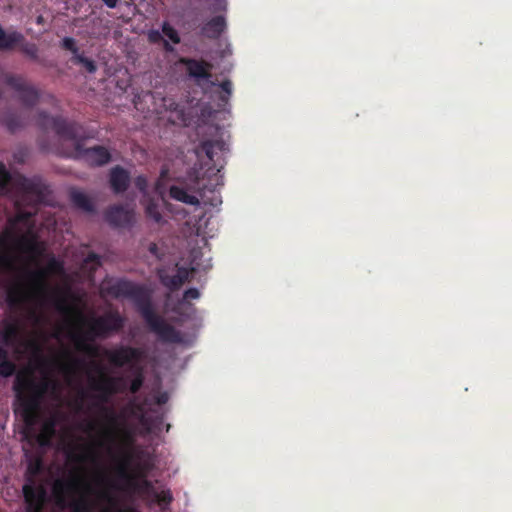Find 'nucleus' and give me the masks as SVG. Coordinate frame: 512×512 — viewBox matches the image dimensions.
<instances>
[{
    "instance_id": "obj_1",
    "label": "nucleus",
    "mask_w": 512,
    "mask_h": 512,
    "mask_svg": "<svg viewBox=\"0 0 512 512\" xmlns=\"http://www.w3.org/2000/svg\"><path fill=\"white\" fill-rule=\"evenodd\" d=\"M37 125L44 131L52 129L62 140L72 141L74 148L70 156L75 159H81L95 167L103 166L111 160V154L104 146L96 145L84 148L81 139L82 127L74 121H68L61 116H50L45 111H39Z\"/></svg>"
},
{
    "instance_id": "obj_2",
    "label": "nucleus",
    "mask_w": 512,
    "mask_h": 512,
    "mask_svg": "<svg viewBox=\"0 0 512 512\" xmlns=\"http://www.w3.org/2000/svg\"><path fill=\"white\" fill-rule=\"evenodd\" d=\"M109 293L116 298L126 297L133 300L137 311L150 331L155 333L160 341L167 343H179L181 341L180 332L155 312L151 298L143 287L131 281L119 280L110 286Z\"/></svg>"
},
{
    "instance_id": "obj_3",
    "label": "nucleus",
    "mask_w": 512,
    "mask_h": 512,
    "mask_svg": "<svg viewBox=\"0 0 512 512\" xmlns=\"http://www.w3.org/2000/svg\"><path fill=\"white\" fill-rule=\"evenodd\" d=\"M78 318L82 324H87L88 328L84 332L72 335L75 347L78 351L85 353L90 357H97L99 348L89 343L97 338L106 339L113 333L121 331L125 324L124 317L117 311H108L104 315L93 317L87 320L82 313L77 312Z\"/></svg>"
},
{
    "instance_id": "obj_4",
    "label": "nucleus",
    "mask_w": 512,
    "mask_h": 512,
    "mask_svg": "<svg viewBox=\"0 0 512 512\" xmlns=\"http://www.w3.org/2000/svg\"><path fill=\"white\" fill-rule=\"evenodd\" d=\"M51 387L55 388L56 382L49 378L37 382L30 372H20L16 375L13 390L27 425L35 423L41 403Z\"/></svg>"
},
{
    "instance_id": "obj_5",
    "label": "nucleus",
    "mask_w": 512,
    "mask_h": 512,
    "mask_svg": "<svg viewBox=\"0 0 512 512\" xmlns=\"http://www.w3.org/2000/svg\"><path fill=\"white\" fill-rule=\"evenodd\" d=\"M45 190L46 187L40 180L27 178L18 172L10 173L0 163V196L13 198L19 210L25 202L31 203L33 207L41 203Z\"/></svg>"
},
{
    "instance_id": "obj_6",
    "label": "nucleus",
    "mask_w": 512,
    "mask_h": 512,
    "mask_svg": "<svg viewBox=\"0 0 512 512\" xmlns=\"http://www.w3.org/2000/svg\"><path fill=\"white\" fill-rule=\"evenodd\" d=\"M4 82L16 93L17 99L23 106L33 108L39 103L41 91L22 75L8 73L4 76Z\"/></svg>"
},
{
    "instance_id": "obj_7",
    "label": "nucleus",
    "mask_w": 512,
    "mask_h": 512,
    "mask_svg": "<svg viewBox=\"0 0 512 512\" xmlns=\"http://www.w3.org/2000/svg\"><path fill=\"white\" fill-rule=\"evenodd\" d=\"M104 355L109 363L115 367L130 366L133 368L144 359L145 351L141 348L121 345L115 349H106Z\"/></svg>"
},
{
    "instance_id": "obj_8",
    "label": "nucleus",
    "mask_w": 512,
    "mask_h": 512,
    "mask_svg": "<svg viewBox=\"0 0 512 512\" xmlns=\"http://www.w3.org/2000/svg\"><path fill=\"white\" fill-rule=\"evenodd\" d=\"M96 370L99 373V378L92 380L91 387L99 392L98 399L102 404H105L110 401L113 395L121 391L118 384L122 381V378L108 376L99 365L96 366Z\"/></svg>"
},
{
    "instance_id": "obj_9",
    "label": "nucleus",
    "mask_w": 512,
    "mask_h": 512,
    "mask_svg": "<svg viewBox=\"0 0 512 512\" xmlns=\"http://www.w3.org/2000/svg\"><path fill=\"white\" fill-rule=\"evenodd\" d=\"M118 473L121 478L128 479L130 484L134 487L135 490L153 496L154 500L160 506H167L172 502L173 496H172L170 490H162V491L158 492L154 489L152 482L147 479H143L140 482L132 481L130 475L128 474V472L126 470V465H122L119 468Z\"/></svg>"
},
{
    "instance_id": "obj_10",
    "label": "nucleus",
    "mask_w": 512,
    "mask_h": 512,
    "mask_svg": "<svg viewBox=\"0 0 512 512\" xmlns=\"http://www.w3.org/2000/svg\"><path fill=\"white\" fill-rule=\"evenodd\" d=\"M101 412L104 414L105 420L109 424L108 429L105 431V436L114 441L116 437H122L126 440H131V433L126 427L124 423L121 421L120 415H118L113 408L101 406Z\"/></svg>"
},
{
    "instance_id": "obj_11",
    "label": "nucleus",
    "mask_w": 512,
    "mask_h": 512,
    "mask_svg": "<svg viewBox=\"0 0 512 512\" xmlns=\"http://www.w3.org/2000/svg\"><path fill=\"white\" fill-rule=\"evenodd\" d=\"M105 219L113 227L130 228L135 222V213L133 209L114 205L106 210Z\"/></svg>"
},
{
    "instance_id": "obj_12",
    "label": "nucleus",
    "mask_w": 512,
    "mask_h": 512,
    "mask_svg": "<svg viewBox=\"0 0 512 512\" xmlns=\"http://www.w3.org/2000/svg\"><path fill=\"white\" fill-rule=\"evenodd\" d=\"M14 248L27 254L31 259L36 260L45 252V246L38 241L36 236L20 235L11 236Z\"/></svg>"
},
{
    "instance_id": "obj_13",
    "label": "nucleus",
    "mask_w": 512,
    "mask_h": 512,
    "mask_svg": "<svg viewBox=\"0 0 512 512\" xmlns=\"http://www.w3.org/2000/svg\"><path fill=\"white\" fill-rule=\"evenodd\" d=\"M64 273V264L56 257L51 256L48 259L45 269H38L29 274V280L39 290L45 289V279L48 274L61 275Z\"/></svg>"
},
{
    "instance_id": "obj_14",
    "label": "nucleus",
    "mask_w": 512,
    "mask_h": 512,
    "mask_svg": "<svg viewBox=\"0 0 512 512\" xmlns=\"http://www.w3.org/2000/svg\"><path fill=\"white\" fill-rule=\"evenodd\" d=\"M180 63L185 66L187 75L197 82L208 80L211 77L213 66L203 59L183 57L180 59Z\"/></svg>"
},
{
    "instance_id": "obj_15",
    "label": "nucleus",
    "mask_w": 512,
    "mask_h": 512,
    "mask_svg": "<svg viewBox=\"0 0 512 512\" xmlns=\"http://www.w3.org/2000/svg\"><path fill=\"white\" fill-rule=\"evenodd\" d=\"M26 512H42L46 491L42 486L26 484L23 486Z\"/></svg>"
},
{
    "instance_id": "obj_16",
    "label": "nucleus",
    "mask_w": 512,
    "mask_h": 512,
    "mask_svg": "<svg viewBox=\"0 0 512 512\" xmlns=\"http://www.w3.org/2000/svg\"><path fill=\"white\" fill-rule=\"evenodd\" d=\"M131 181L130 173L120 165H116L109 171V185L114 194H122L127 191Z\"/></svg>"
},
{
    "instance_id": "obj_17",
    "label": "nucleus",
    "mask_w": 512,
    "mask_h": 512,
    "mask_svg": "<svg viewBox=\"0 0 512 512\" xmlns=\"http://www.w3.org/2000/svg\"><path fill=\"white\" fill-rule=\"evenodd\" d=\"M193 269L186 267H177L175 275H169L165 270H159L158 276L160 282L171 291L179 289L186 281H188L190 273Z\"/></svg>"
},
{
    "instance_id": "obj_18",
    "label": "nucleus",
    "mask_w": 512,
    "mask_h": 512,
    "mask_svg": "<svg viewBox=\"0 0 512 512\" xmlns=\"http://www.w3.org/2000/svg\"><path fill=\"white\" fill-rule=\"evenodd\" d=\"M225 29V18L223 16H215L202 26L201 34L209 39H218Z\"/></svg>"
},
{
    "instance_id": "obj_19",
    "label": "nucleus",
    "mask_w": 512,
    "mask_h": 512,
    "mask_svg": "<svg viewBox=\"0 0 512 512\" xmlns=\"http://www.w3.org/2000/svg\"><path fill=\"white\" fill-rule=\"evenodd\" d=\"M79 481L76 478L69 480L58 479L53 485V494L59 505H63L66 499V495L72 491H75L78 487Z\"/></svg>"
},
{
    "instance_id": "obj_20",
    "label": "nucleus",
    "mask_w": 512,
    "mask_h": 512,
    "mask_svg": "<svg viewBox=\"0 0 512 512\" xmlns=\"http://www.w3.org/2000/svg\"><path fill=\"white\" fill-rule=\"evenodd\" d=\"M169 197L175 201L188 204L191 206H199L200 200L197 196L189 194L183 187L172 185L169 188Z\"/></svg>"
},
{
    "instance_id": "obj_21",
    "label": "nucleus",
    "mask_w": 512,
    "mask_h": 512,
    "mask_svg": "<svg viewBox=\"0 0 512 512\" xmlns=\"http://www.w3.org/2000/svg\"><path fill=\"white\" fill-rule=\"evenodd\" d=\"M0 123L11 133H15L24 126L22 118L10 110L0 112Z\"/></svg>"
},
{
    "instance_id": "obj_22",
    "label": "nucleus",
    "mask_w": 512,
    "mask_h": 512,
    "mask_svg": "<svg viewBox=\"0 0 512 512\" xmlns=\"http://www.w3.org/2000/svg\"><path fill=\"white\" fill-rule=\"evenodd\" d=\"M70 200L73 205L88 213H93L95 211V207L91 199L82 191L73 189L70 192Z\"/></svg>"
},
{
    "instance_id": "obj_23",
    "label": "nucleus",
    "mask_w": 512,
    "mask_h": 512,
    "mask_svg": "<svg viewBox=\"0 0 512 512\" xmlns=\"http://www.w3.org/2000/svg\"><path fill=\"white\" fill-rule=\"evenodd\" d=\"M23 40V34L18 31L6 33L0 25V50H12L14 44Z\"/></svg>"
},
{
    "instance_id": "obj_24",
    "label": "nucleus",
    "mask_w": 512,
    "mask_h": 512,
    "mask_svg": "<svg viewBox=\"0 0 512 512\" xmlns=\"http://www.w3.org/2000/svg\"><path fill=\"white\" fill-rule=\"evenodd\" d=\"M220 90L218 91V107L220 109H224L230 100V97L232 95L233 85L232 82L229 79H226L222 81L219 85Z\"/></svg>"
},
{
    "instance_id": "obj_25",
    "label": "nucleus",
    "mask_w": 512,
    "mask_h": 512,
    "mask_svg": "<svg viewBox=\"0 0 512 512\" xmlns=\"http://www.w3.org/2000/svg\"><path fill=\"white\" fill-rule=\"evenodd\" d=\"M18 46L20 51L29 57L31 60L42 63V60L39 58V49L35 43H30L25 40L23 36V40L14 44V47Z\"/></svg>"
},
{
    "instance_id": "obj_26",
    "label": "nucleus",
    "mask_w": 512,
    "mask_h": 512,
    "mask_svg": "<svg viewBox=\"0 0 512 512\" xmlns=\"http://www.w3.org/2000/svg\"><path fill=\"white\" fill-rule=\"evenodd\" d=\"M56 422L54 419H49L42 425L41 432L37 436L40 445H47L50 439L55 434Z\"/></svg>"
},
{
    "instance_id": "obj_27",
    "label": "nucleus",
    "mask_w": 512,
    "mask_h": 512,
    "mask_svg": "<svg viewBox=\"0 0 512 512\" xmlns=\"http://www.w3.org/2000/svg\"><path fill=\"white\" fill-rule=\"evenodd\" d=\"M70 61L75 65H81L90 74H93L97 71L96 62L93 59L85 57L83 53L72 55Z\"/></svg>"
},
{
    "instance_id": "obj_28",
    "label": "nucleus",
    "mask_w": 512,
    "mask_h": 512,
    "mask_svg": "<svg viewBox=\"0 0 512 512\" xmlns=\"http://www.w3.org/2000/svg\"><path fill=\"white\" fill-rule=\"evenodd\" d=\"M145 214L156 223H160L162 221V214L157 200L153 198L147 199L145 204Z\"/></svg>"
},
{
    "instance_id": "obj_29",
    "label": "nucleus",
    "mask_w": 512,
    "mask_h": 512,
    "mask_svg": "<svg viewBox=\"0 0 512 512\" xmlns=\"http://www.w3.org/2000/svg\"><path fill=\"white\" fill-rule=\"evenodd\" d=\"M223 147H224L223 142L208 140V141L202 142V144L200 146V151L202 153H204L210 161H213L216 149L222 150Z\"/></svg>"
},
{
    "instance_id": "obj_30",
    "label": "nucleus",
    "mask_w": 512,
    "mask_h": 512,
    "mask_svg": "<svg viewBox=\"0 0 512 512\" xmlns=\"http://www.w3.org/2000/svg\"><path fill=\"white\" fill-rule=\"evenodd\" d=\"M25 300V293L20 287L10 289L7 294V301L11 307L19 306Z\"/></svg>"
},
{
    "instance_id": "obj_31",
    "label": "nucleus",
    "mask_w": 512,
    "mask_h": 512,
    "mask_svg": "<svg viewBox=\"0 0 512 512\" xmlns=\"http://www.w3.org/2000/svg\"><path fill=\"white\" fill-rule=\"evenodd\" d=\"M163 106L166 110L176 113L178 119H183L184 109L174 98L164 97Z\"/></svg>"
},
{
    "instance_id": "obj_32",
    "label": "nucleus",
    "mask_w": 512,
    "mask_h": 512,
    "mask_svg": "<svg viewBox=\"0 0 512 512\" xmlns=\"http://www.w3.org/2000/svg\"><path fill=\"white\" fill-rule=\"evenodd\" d=\"M148 41L153 44L163 43L164 49L168 52L173 51V47L169 44L168 41H166L162 33L159 30H150L147 34Z\"/></svg>"
},
{
    "instance_id": "obj_33",
    "label": "nucleus",
    "mask_w": 512,
    "mask_h": 512,
    "mask_svg": "<svg viewBox=\"0 0 512 512\" xmlns=\"http://www.w3.org/2000/svg\"><path fill=\"white\" fill-rule=\"evenodd\" d=\"M161 28L162 33L168 37L173 44H179L181 42L178 31L172 27L169 22L164 21Z\"/></svg>"
},
{
    "instance_id": "obj_34",
    "label": "nucleus",
    "mask_w": 512,
    "mask_h": 512,
    "mask_svg": "<svg viewBox=\"0 0 512 512\" xmlns=\"http://www.w3.org/2000/svg\"><path fill=\"white\" fill-rule=\"evenodd\" d=\"M19 334V326L16 323H8L3 331V342L9 344L12 340L17 338Z\"/></svg>"
},
{
    "instance_id": "obj_35",
    "label": "nucleus",
    "mask_w": 512,
    "mask_h": 512,
    "mask_svg": "<svg viewBox=\"0 0 512 512\" xmlns=\"http://www.w3.org/2000/svg\"><path fill=\"white\" fill-rule=\"evenodd\" d=\"M72 512H91V504L86 498H81L72 503Z\"/></svg>"
},
{
    "instance_id": "obj_36",
    "label": "nucleus",
    "mask_w": 512,
    "mask_h": 512,
    "mask_svg": "<svg viewBox=\"0 0 512 512\" xmlns=\"http://www.w3.org/2000/svg\"><path fill=\"white\" fill-rule=\"evenodd\" d=\"M61 47L65 50L70 51L73 55L79 54V49L76 44V40L72 37H65L61 41Z\"/></svg>"
},
{
    "instance_id": "obj_37",
    "label": "nucleus",
    "mask_w": 512,
    "mask_h": 512,
    "mask_svg": "<svg viewBox=\"0 0 512 512\" xmlns=\"http://www.w3.org/2000/svg\"><path fill=\"white\" fill-rule=\"evenodd\" d=\"M143 383H144V377H143L142 372L139 370L130 383V386H129L130 392L132 394H136L143 386Z\"/></svg>"
},
{
    "instance_id": "obj_38",
    "label": "nucleus",
    "mask_w": 512,
    "mask_h": 512,
    "mask_svg": "<svg viewBox=\"0 0 512 512\" xmlns=\"http://www.w3.org/2000/svg\"><path fill=\"white\" fill-rule=\"evenodd\" d=\"M134 184L139 191L146 192L148 187V181L144 175L137 176L134 180Z\"/></svg>"
},
{
    "instance_id": "obj_39",
    "label": "nucleus",
    "mask_w": 512,
    "mask_h": 512,
    "mask_svg": "<svg viewBox=\"0 0 512 512\" xmlns=\"http://www.w3.org/2000/svg\"><path fill=\"white\" fill-rule=\"evenodd\" d=\"M140 423L145 427L147 432H150L152 428L156 427L155 421L150 416L144 414H142L140 417Z\"/></svg>"
},
{
    "instance_id": "obj_40",
    "label": "nucleus",
    "mask_w": 512,
    "mask_h": 512,
    "mask_svg": "<svg viewBox=\"0 0 512 512\" xmlns=\"http://www.w3.org/2000/svg\"><path fill=\"white\" fill-rule=\"evenodd\" d=\"M200 297V292L197 288H189L184 292L183 300L189 301L198 299Z\"/></svg>"
},
{
    "instance_id": "obj_41",
    "label": "nucleus",
    "mask_w": 512,
    "mask_h": 512,
    "mask_svg": "<svg viewBox=\"0 0 512 512\" xmlns=\"http://www.w3.org/2000/svg\"><path fill=\"white\" fill-rule=\"evenodd\" d=\"M98 496H99V498L101 500L107 502L111 506H115L116 505V499L112 496V494L108 490H102L98 494Z\"/></svg>"
},
{
    "instance_id": "obj_42",
    "label": "nucleus",
    "mask_w": 512,
    "mask_h": 512,
    "mask_svg": "<svg viewBox=\"0 0 512 512\" xmlns=\"http://www.w3.org/2000/svg\"><path fill=\"white\" fill-rule=\"evenodd\" d=\"M148 250L157 259H161L163 257V253L160 252L159 247L156 243H150Z\"/></svg>"
},
{
    "instance_id": "obj_43",
    "label": "nucleus",
    "mask_w": 512,
    "mask_h": 512,
    "mask_svg": "<svg viewBox=\"0 0 512 512\" xmlns=\"http://www.w3.org/2000/svg\"><path fill=\"white\" fill-rule=\"evenodd\" d=\"M79 363H80L79 360L72 359V361L70 363L62 364L61 370L66 373H70L73 370L74 366L78 365Z\"/></svg>"
},
{
    "instance_id": "obj_44",
    "label": "nucleus",
    "mask_w": 512,
    "mask_h": 512,
    "mask_svg": "<svg viewBox=\"0 0 512 512\" xmlns=\"http://www.w3.org/2000/svg\"><path fill=\"white\" fill-rule=\"evenodd\" d=\"M85 262H93L96 266H99L101 264L100 257L96 253H89L85 259Z\"/></svg>"
},
{
    "instance_id": "obj_45",
    "label": "nucleus",
    "mask_w": 512,
    "mask_h": 512,
    "mask_svg": "<svg viewBox=\"0 0 512 512\" xmlns=\"http://www.w3.org/2000/svg\"><path fill=\"white\" fill-rule=\"evenodd\" d=\"M57 309L61 312H67V311H70V307L68 305H66L65 301L64 300H59L58 303H57Z\"/></svg>"
},
{
    "instance_id": "obj_46",
    "label": "nucleus",
    "mask_w": 512,
    "mask_h": 512,
    "mask_svg": "<svg viewBox=\"0 0 512 512\" xmlns=\"http://www.w3.org/2000/svg\"><path fill=\"white\" fill-rule=\"evenodd\" d=\"M168 400V396L166 393L160 394L156 397V403L159 405L165 404Z\"/></svg>"
},
{
    "instance_id": "obj_47",
    "label": "nucleus",
    "mask_w": 512,
    "mask_h": 512,
    "mask_svg": "<svg viewBox=\"0 0 512 512\" xmlns=\"http://www.w3.org/2000/svg\"><path fill=\"white\" fill-rule=\"evenodd\" d=\"M102 1L109 8H115L119 2V0H102Z\"/></svg>"
},
{
    "instance_id": "obj_48",
    "label": "nucleus",
    "mask_w": 512,
    "mask_h": 512,
    "mask_svg": "<svg viewBox=\"0 0 512 512\" xmlns=\"http://www.w3.org/2000/svg\"><path fill=\"white\" fill-rule=\"evenodd\" d=\"M32 216V213L30 212H19V219L20 220H28Z\"/></svg>"
},
{
    "instance_id": "obj_49",
    "label": "nucleus",
    "mask_w": 512,
    "mask_h": 512,
    "mask_svg": "<svg viewBox=\"0 0 512 512\" xmlns=\"http://www.w3.org/2000/svg\"><path fill=\"white\" fill-rule=\"evenodd\" d=\"M39 466H40V463H39V462H37L35 465H30V466H29V471H30L32 474H36V473L38 472Z\"/></svg>"
},
{
    "instance_id": "obj_50",
    "label": "nucleus",
    "mask_w": 512,
    "mask_h": 512,
    "mask_svg": "<svg viewBox=\"0 0 512 512\" xmlns=\"http://www.w3.org/2000/svg\"><path fill=\"white\" fill-rule=\"evenodd\" d=\"M169 170L167 168H162L160 171V179H165L168 176Z\"/></svg>"
},
{
    "instance_id": "obj_51",
    "label": "nucleus",
    "mask_w": 512,
    "mask_h": 512,
    "mask_svg": "<svg viewBox=\"0 0 512 512\" xmlns=\"http://www.w3.org/2000/svg\"><path fill=\"white\" fill-rule=\"evenodd\" d=\"M97 482H98L99 484H103L104 482H106V478H105V476H104V475H99V476L97 477Z\"/></svg>"
},
{
    "instance_id": "obj_52",
    "label": "nucleus",
    "mask_w": 512,
    "mask_h": 512,
    "mask_svg": "<svg viewBox=\"0 0 512 512\" xmlns=\"http://www.w3.org/2000/svg\"><path fill=\"white\" fill-rule=\"evenodd\" d=\"M164 204H165V207H166V209H167L168 211H170V212H172V211H173V209H172L173 205H172V204H170V203H168V202H164Z\"/></svg>"
},
{
    "instance_id": "obj_53",
    "label": "nucleus",
    "mask_w": 512,
    "mask_h": 512,
    "mask_svg": "<svg viewBox=\"0 0 512 512\" xmlns=\"http://www.w3.org/2000/svg\"><path fill=\"white\" fill-rule=\"evenodd\" d=\"M3 97V90L0 88V99Z\"/></svg>"
},
{
    "instance_id": "obj_54",
    "label": "nucleus",
    "mask_w": 512,
    "mask_h": 512,
    "mask_svg": "<svg viewBox=\"0 0 512 512\" xmlns=\"http://www.w3.org/2000/svg\"><path fill=\"white\" fill-rule=\"evenodd\" d=\"M104 512H108V511H104Z\"/></svg>"
}]
</instances>
